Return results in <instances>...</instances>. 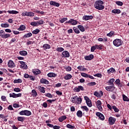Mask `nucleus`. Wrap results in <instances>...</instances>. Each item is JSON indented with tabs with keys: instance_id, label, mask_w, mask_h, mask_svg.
Wrapping results in <instances>:
<instances>
[{
	"instance_id": "nucleus-1",
	"label": "nucleus",
	"mask_w": 129,
	"mask_h": 129,
	"mask_svg": "<svg viewBox=\"0 0 129 129\" xmlns=\"http://www.w3.org/2000/svg\"><path fill=\"white\" fill-rule=\"evenodd\" d=\"M122 43H123V41L120 39H116L113 41V44L115 47H119V46H121Z\"/></svg>"
},
{
	"instance_id": "nucleus-2",
	"label": "nucleus",
	"mask_w": 129,
	"mask_h": 129,
	"mask_svg": "<svg viewBox=\"0 0 129 129\" xmlns=\"http://www.w3.org/2000/svg\"><path fill=\"white\" fill-rule=\"evenodd\" d=\"M104 4V3L101 0L97 1V10H99V11H101L102 10H104V6L103 5Z\"/></svg>"
},
{
	"instance_id": "nucleus-3",
	"label": "nucleus",
	"mask_w": 129,
	"mask_h": 129,
	"mask_svg": "<svg viewBox=\"0 0 129 129\" xmlns=\"http://www.w3.org/2000/svg\"><path fill=\"white\" fill-rule=\"evenodd\" d=\"M0 36L3 39H7V38L11 37V34L9 33L5 34V31L1 30H0Z\"/></svg>"
},
{
	"instance_id": "nucleus-4",
	"label": "nucleus",
	"mask_w": 129,
	"mask_h": 129,
	"mask_svg": "<svg viewBox=\"0 0 129 129\" xmlns=\"http://www.w3.org/2000/svg\"><path fill=\"white\" fill-rule=\"evenodd\" d=\"M20 115H26L27 116H30L32 114V112L30 111L25 110H22L19 112Z\"/></svg>"
},
{
	"instance_id": "nucleus-5",
	"label": "nucleus",
	"mask_w": 129,
	"mask_h": 129,
	"mask_svg": "<svg viewBox=\"0 0 129 129\" xmlns=\"http://www.w3.org/2000/svg\"><path fill=\"white\" fill-rule=\"evenodd\" d=\"M85 100L86 101V104L89 106V107H91L92 106V103L91 102V100L89 99L87 96L84 97Z\"/></svg>"
},
{
	"instance_id": "nucleus-6",
	"label": "nucleus",
	"mask_w": 129,
	"mask_h": 129,
	"mask_svg": "<svg viewBox=\"0 0 129 129\" xmlns=\"http://www.w3.org/2000/svg\"><path fill=\"white\" fill-rule=\"evenodd\" d=\"M19 63L21 64L20 68L22 69H24V70H27L28 69V66L26 64V62L22 61H19Z\"/></svg>"
},
{
	"instance_id": "nucleus-7",
	"label": "nucleus",
	"mask_w": 129,
	"mask_h": 129,
	"mask_svg": "<svg viewBox=\"0 0 129 129\" xmlns=\"http://www.w3.org/2000/svg\"><path fill=\"white\" fill-rule=\"evenodd\" d=\"M116 120V119L115 118L110 116L108 119L109 124H110V125H112V124H114Z\"/></svg>"
},
{
	"instance_id": "nucleus-8",
	"label": "nucleus",
	"mask_w": 129,
	"mask_h": 129,
	"mask_svg": "<svg viewBox=\"0 0 129 129\" xmlns=\"http://www.w3.org/2000/svg\"><path fill=\"white\" fill-rule=\"evenodd\" d=\"M81 90L82 91H84V88L82 86H79L78 87H76L74 89V91L75 92H79Z\"/></svg>"
},
{
	"instance_id": "nucleus-9",
	"label": "nucleus",
	"mask_w": 129,
	"mask_h": 129,
	"mask_svg": "<svg viewBox=\"0 0 129 129\" xmlns=\"http://www.w3.org/2000/svg\"><path fill=\"white\" fill-rule=\"evenodd\" d=\"M62 57L63 58H69L70 57V53L67 50H64L62 52Z\"/></svg>"
},
{
	"instance_id": "nucleus-10",
	"label": "nucleus",
	"mask_w": 129,
	"mask_h": 129,
	"mask_svg": "<svg viewBox=\"0 0 129 129\" xmlns=\"http://www.w3.org/2000/svg\"><path fill=\"white\" fill-rule=\"evenodd\" d=\"M8 66L10 68H15V67H16V64L13 60H10L8 61Z\"/></svg>"
},
{
	"instance_id": "nucleus-11",
	"label": "nucleus",
	"mask_w": 129,
	"mask_h": 129,
	"mask_svg": "<svg viewBox=\"0 0 129 129\" xmlns=\"http://www.w3.org/2000/svg\"><path fill=\"white\" fill-rule=\"evenodd\" d=\"M105 89L107 90V91L112 92V91L115 89V87H114V86L111 85L106 87Z\"/></svg>"
},
{
	"instance_id": "nucleus-12",
	"label": "nucleus",
	"mask_w": 129,
	"mask_h": 129,
	"mask_svg": "<svg viewBox=\"0 0 129 129\" xmlns=\"http://www.w3.org/2000/svg\"><path fill=\"white\" fill-rule=\"evenodd\" d=\"M115 83L118 86L119 89H120L123 86L122 83L120 82V80H119V79H117L115 81Z\"/></svg>"
},
{
	"instance_id": "nucleus-13",
	"label": "nucleus",
	"mask_w": 129,
	"mask_h": 129,
	"mask_svg": "<svg viewBox=\"0 0 129 129\" xmlns=\"http://www.w3.org/2000/svg\"><path fill=\"white\" fill-rule=\"evenodd\" d=\"M50 6H52L53 7H56L57 8H59L60 7V4L55 2L51 1L49 3Z\"/></svg>"
},
{
	"instance_id": "nucleus-14",
	"label": "nucleus",
	"mask_w": 129,
	"mask_h": 129,
	"mask_svg": "<svg viewBox=\"0 0 129 129\" xmlns=\"http://www.w3.org/2000/svg\"><path fill=\"white\" fill-rule=\"evenodd\" d=\"M40 82L42 84H46V85H48V84H50V82H49V81L43 78L40 79Z\"/></svg>"
},
{
	"instance_id": "nucleus-15",
	"label": "nucleus",
	"mask_w": 129,
	"mask_h": 129,
	"mask_svg": "<svg viewBox=\"0 0 129 129\" xmlns=\"http://www.w3.org/2000/svg\"><path fill=\"white\" fill-rule=\"evenodd\" d=\"M101 101L98 100L97 101V108L99 110V111H102L103 109L102 108V106H101Z\"/></svg>"
},
{
	"instance_id": "nucleus-16",
	"label": "nucleus",
	"mask_w": 129,
	"mask_h": 129,
	"mask_svg": "<svg viewBox=\"0 0 129 129\" xmlns=\"http://www.w3.org/2000/svg\"><path fill=\"white\" fill-rule=\"evenodd\" d=\"M32 73H33L34 75H39L41 74V71L37 69H33L32 70Z\"/></svg>"
},
{
	"instance_id": "nucleus-17",
	"label": "nucleus",
	"mask_w": 129,
	"mask_h": 129,
	"mask_svg": "<svg viewBox=\"0 0 129 129\" xmlns=\"http://www.w3.org/2000/svg\"><path fill=\"white\" fill-rule=\"evenodd\" d=\"M97 116L101 120H104V119H105V118L104 117V115H103L102 113L99 112H97Z\"/></svg>"
},
{
	"instance_id": "nucleus-18",
	"label": "nucleus",
	"mask_w": 129,
	"mask_h": 129,
	"mask_svg": "<svg viewBox=\"0 0 129 129\" xmlns=\"http://www.w3.org/2000/svg\"><path fill=\"white\" fill-rule=\"evenodd\" d=\"M94 58V56L93 55V54H90L89 55L85 56V59L87 60H92V59H93Z\"/></svg>"
},
{
	"instance_id": "nucleus-19",
	"label": "nucleus",
	"mask_w": 129,
	"mask_h": 129,
	"mask_svg": "<svg viewBox=\"0 0 129 129\" xmlns=\"http://www.w3.org/2000/svg\"><path fill=\"white\" fill-rule=\"evenodd\" d=\"M90 19H93V16H84L83 17V20L84 21H88V20H90Z\"/></svg>"
},
{
	"instance_id": "nucleus-20",
	"label": "nucleus",
	"mask_w": 129,
	"mask_h": 129,
	"mask_svg": "<svg viewBox=\"0 0 129 129\" xmlns=\"http://www.w3.org/2000/svg\"><path fill=\"white\" fill-rule=\"evenodd\" d=\"M47 77L52 78V77H57V74L54 73H49L47 74Z\"/></svg>"
},
{
	"instance_id": "nucleus-21",
	"label": "nucleus",
	"mask_w": 129,
	"mask_h": 129,
	"mask_svg": "<svg viewBox=\"0 0 129 129\" xmlns=\"http://www.w3.org/2000/svg\"><path fill=\"white\" fill-rule=\"evenodd\" d=\"M7 13H8V14H10V15H17V14H19V12L15 10H9L7 11Z\"/></svg>"
},
{
	"instance_id": "nucleus-22",
	"label": "nucleus",
	"mask_w": 129,
	"mask_h": 129,
	"mask_svg": "<svg viewBox=\"0 0 129 129\" xmlns=\"http://www.w3.org/2000/svg\"><path fill=\"white\" fill-rule=\"evenodd\" d=\"M42 47L44 50H48L51 48V46L49 44H43Z\"/></svg>"
},
{
	"instance_id": "nucleus-23",
	"label": "nucleus",
	"mask_w": 129,
	"mask_h": 129,
	"mask_svg": "<svg viewBox=\"0 0 129 129\" xmlns=\"http://www.w3.org/2000/svg\"><path fill=\"white\" fill-rule=\"evenodd\" d=\"M38 90H39V91L40 92H41V93H45V88L44 87H42L41 86H39L38 87Z\"/></svg>"
},
{
	"instance_id": "nucleus-24",
	"label": "nucleus",
	"mask_w": 129,
	"mask_h": 129,
	"mask_svg": "<svg viewBox=\"0 0 129 129\" xmlns=\"http://www.w3.org/2000/svg\"><path fill=\"white\" fill-rule=\"evenodd\" d=\"M19 54H21V56H27L28 52L26 50H22L19 51Z\"/></svg>"
},
{
	"instance_id": "nucleus-25",
	"label": "nucleus",
	"mask_w": 129,
	"mask_h": 129,
	"mask_svg": "<svg viewBox=\"0 0 129 129\" xmlns=\"http://www.w3.org/2000/svg\"><path fill=\"white\" fill-rule=\"evenodd\" d=\"M66 118H67V117L65 115H63L58 118L59 122H62V121L65 120V119H66Z\"/></svg>"
},
{
	"instance_id": "nucleus-26",
	"label": "nucleus",
	"mask_w": 129,
	"mask_h": 129,
	"mask_svg": "<svg viewBox=\"0 0 129 129\" xmlns=\"http://www.w3.org/2000/svg\"><path fill=\"white\" fill-rule=\"evenodd\" d=\"M72 78V75L71 74H68L64 77V79H65V80H70V79H71Z\"/></svg>"
},
{
	"instance_id": "nucleus-27",
	"label": "nucleus",
	"mask_w": 129,
	"mask_h": 129,
	"mask_svg": "<svg viewBox=\"0 0 129 129\" xmlns=\"http://www.w3.org/2000/svg\"><path fill=\"white\" fill-rule=\"evenodd\" d=\"M115 80L114 78L111 79L107 83H109V85H112L113 86H114V84H113L114 81H115Z\"/></svg>"
},
{
	"instance_id": "nucleus-28",
	"label": "nucleus",
	"mask_w": 129,
	"mask_h": 129,
	"mask_svg": "<svg viewBox=\"0 0 129 129\" xmlns=\"http://www.w3.org/2000/svg\"><path fill=\"white\" fill-rule=\"evenodd\" d=\"M18 31H25L26 30V26L24 25H21L19 28H18Z\"/></svg>"
},
{
	"instance_id": "nucleus-29",
	"label": "nucleus",
	"mask_w": 129,
	"mask_h": 129,
	"mask_svg": "<svg viewBox=\"0 0 129 129\" xmlns=\"http://www.w3.org/2000/svg\"><path fill=\"white\" fill-rule=\"evenodd\" d=\"M77 21L73 19H71V24L73 25V26H75V25H77Z\"/></svg>"
},
{
	"instance_id": "nucleus-30",
	"label": "nucleus",
	"mask_w": 129,
	"mask_h": 129,
	"mask_svg": "<svg viewBox=\"0 0 129 129\" xmlns=\"http://www.w3.org/2000/svg\"><path fill=\"white\" fill-rule=\"evenodd\" d=\"M112 13L113 14H120L121 11L119 9H114L113 10H112Z\"/></svg>"
},
{
	"instance_id": "nucleus-31",
	"label": "nucleus",
	"mask_w": 129,
	"mask_h": 129,
	"mask_svg": "<svg viewBox=\"0 0 129 129\" xmlns=\"http://www.w3.org/2000/svg\"><path fill=\"white\" fill-rule=\"evenodd\" d=\"M31 95L33 96V97H36L37 95H38V94L37 93V92L35 90H32L31 92Z\"/></svg>"
},
{
	"instance_id": "nucleus-32",
	"label": "nucleus",
	"mask_w": 129,
	"mask_h": 129,
	"mask_svg": "<svg viewBox=\"0 0 129 129\" xmlns=\"http://www.w3.org/2000/svg\"><path fill=\"white\" fill-rule=\"evenodd\" d=\"M77 69L80 70V71H85L87 70V69L85 68H84L82 66H80L78 67Z\"/></svg>"
},
{
	"instance_id": "nucleus-33",
	"label": "nucleus",
	"mask_w": 129,
	"mask_h": 129,
	"mask_svg": "<svg viewBox=\"0 0 129 129\" xmlns=\"http://www.w3.org/2000/svg\"><path fill=\"white\" fill-rule=\"evenodd\" d=\"M113 72H115V69H113V68H111L110 69L107 70V73L108 74L110 73H113Z\"/></svg>"
},
{
	"instance_id": "nucleus-34",
	"label": "nucleus",
	"mask_w": 129,
	"mask_h": 129,
	"mask_svg": "<svg viewBox=\"0 0 129 129\" xmlns=\"http://www.w3.org/2000/svg\"><path fill=\"white\" fill-rule=\"evenodd\" d=\"M32 33L31 32H29L28 33H27L26 34H25L24 36H23V38H30V37H32Z\"/></svg>"
},
{
	"instance_id": "nucleus-35",
	"label": "nucleus",
	"mask_w": 129,
	"mask_h": 129,
	"mask_svg": "<svg viewBox=\"0 0 129 129\" xmlns=\"http://www.w3.org/2000/svg\"><path fill=\"white\" fill-rule=\"evenodd\" d=\"M101 96H103V92L102 91H100L97 93V97L98 98H100Z\"/></svg>"
},
{
	"instance_id": "nucleus-36",
	"label": "nucleus",
	"mask_w": 129,
	"mask_h": 129,
	"mask_svg": "<svg viewBox=\"0 0 129 129\" xmlns=\"http://www.w3.org/2000/svg\"><path fill=\"white\" fill-rule=\"evenodd\" d=\"M1 26L2 28H9V27H10V25L8 23H2Z\"/></svg>"
},
{
	"instance_id": "nucleus-37",
	"label": "nucleus",
	"mask_w": 129,
	"mask_h": 129,
	"mask_svg": "<svg viewBox=\"0 0 129 129\" xmlns=\"http://www.w3.org/2000/svg\"><path fill=\"white\" fill-rule=\"evenodd\" d=\"M77 115L78 117H82V111L81 110H78L77 112Z\"/></svg>"
},
{
	"instance_id": "nucleus-38",
	"label": "nucleus",
	"mask_w": 129,
	"mask_h": 129,
	"mask_svg": "<svg viewBox=\"0 0 129 129\" xmlns=\"http://www.w3.org/2000/svg\"><path fill=\"white\" fill-rule=\"evenodd\" d=\"M78 29L81 31V32H85V29H84V27L82 26V25H79L78 26Z\"/></svg>"
},
{
	"instance_id": "nucleus-39",
	"label": "nucleus",
	"mask_w": 129,
	"mask_h": 129,
	"mask_svg": "<svg viewBox=\"0 0 129 129\" xmlns=\"http://www.w3.org/2000/svg\"><path fill=\"white\" fill-rule=\"evenodd\" d=\"M81 102H82V99H81V97H78V96H77V103H78V104H80V103H81Z\"/></svg>"
},
{
	"instance_id": "nucleus-40",
	"label": "nucleus",
	"mask_w": 129,
	"mask_h": 129,
	"mask_svg": "<svg viewBox=\"0 0 129 129\" xmlns=\"http://www.w3.org/2000/svg\"><path fill=\"white\" fill-rule=\"evenodd\" d=\"M73 30L75 32V33H76V34H79L80 33L79 29H78V28H77V27H74L73 28Z\"/></svg>"
},
{
	"instance_id": "nucleus-41",
	"label": "nucleus",
	"mask_w": 129,
	"mask_h": 129,
	"mask_svg": "<svg viewBox=\"0 0 129 129\" xmlns=\"http://www.w3.org/2000/svg\"><path fill=\"white\" fill-rule=\"evenodd\" d=\"M24 120L25 117H24L18 116L17 117V120H18V121H21V122H23V121H24Z\"/></svg>"
},
{
	"instance_id": "nucleus-42",
	"label": "nucleus",
	"mask_w": 129,
	"mask_h": 129,
	"mask_svg": "<svg viewBox=\"0 0 129 129\" xmlns=\"http://www.w3.org/2000/svg\"><path fill=\"white\" fill-rule=\"evenodd\" d=\"M115 4L117 5V6H119V7H122V6L123 5V3L120 1H116Z\"/></svg>"
},
{
	"instance_id": "nucleus-43",
	"label": "nucleus",
	"mask_w": 129,
	"mask_h": 129,
	"mask_svg": "<svg viewBox=\"0 0 129 129\" xmlns=\"http://www.w3.org/2000/svg\"><path fill=\"white\" fill-rule=\"evenodd\" d=\"M44 95L47 97H49V98H53V95L51 94L50 93H45Z\"/></svg>"
},
{
	"instance_id": "nucleus-44",
	"label": "nucleus",
	"mask_w": 129,
	"mask_h": 129,
	"mask_svg": "<svg viewBox=\"0 0 129 129\" xmlns=\"http://www.w3.org/2000/svg\"><path fill=\"white\" fill-rule=\"evenodd\" d=\"M122 97H123V101H129V99L125 95L123 94L122 95Z\"/></svg>"
},
{
	"instance_id": "nucleus-45",
	"label": "nucleus",
	"mask_w": 129,
	"mask_h": 129,
	"mask_svg": "<svg viewBox=\"0 0 129 129\" xmlns=\"http://www.w3.org/2000/svg\"><path fill=\"white\" fill-rule=\"evenodd\" d=\"M113 35H114V31H111L109 33L107 34V36L108 37H112V36H113Z\"/></svg>"
},
{
	"instance_id": "nucleus-46",
	"label": "nucleus",
	"mask_w": 129,
	"mask_h": 129,
	"mask_svg": "<svg viewBox=\"0 0 129 129\" xmlns=\"http://www.w3.org/2000/svg\"><path fill=\"white\" fill-rule=\"evenodd\" d=\"M23 81H22V79H18L17 80H15L14 81V83H22Z\"/></svg>"
},
{
	"instance_id": "nucleus-47",
	"label": "nucleus",
	"mask_w": 129,
	"mask_h": 129,
	"mask_svg": "<svg viewBox=\"0 0 129 129\" xmlns=\"http://www.w3.org/2000/svg\"><path fill=\"white\" fill-rule=\"evenodd\" d=\"M72 98V102H73V103H75V102H77V96H75L74 97H73Z\"/></svg>"
},
{
	"instance_id": "nucleus-48",
	"label": "nucleus",
	"mask_w": 129,
	"mask_h": 129,
	"mask_svg": "<svg viewBox=\"0 0 129 129\" xmlns=\"http://www.w3.org/2000/svg\"><path fill=\"white\" fill-rule=\"evenodd\" d=\"M67 127L68 128L73 129V128H75V126L72 125H71L70 124H67Z\"/></svg>"
},
{
	"instance_id": "nucleus-49",
	"label": "nucleus",
	"mask_w": 129,
	"mask_h": 129,
	"mask_svg": "<svg viewBox=\"0 0 129 129\" xmlns=\"http://www.w3.org/2000/svg\"><path fill=\"white\" fill-rule=\"evenodd\" d=\"M38 33H40V30L36 29L32 31V34H34V35H37Z\"/></svg>"
},
{
	"instance_id": "nucleus-50",
	"label": "nucleus",
	"mask_w": 129,
	"mask_h": 129,
	"mask_svg": "<svg viewBox=\"0 0 129 129\" xmlns=\"http://www.w3.org/2000/svg\"><path fill=\"white\" fill-rule=\"evenodd\" d=\"M67 20H68V18H62L61 19L59 20V22L61 23V24H63V23H64V22H66V21H67Z\"/></svg>"
},
{
	"instance_id": "nucleus-51",
	"label": "nucleus",
	"mask_w": 129,
	"mask_h": 129,
	"mask_svg": "<svg viewBox=\"0 0 129 129\" xmlns=\"http://www.w3.org/2000/svg\"><path fill=\"white\" fill-rule=\"evenodd\" d=\"M96 85V83L95 82H92L90 83H88L87 85L88 86H94V85Z\"/></svg>"
},
{
	"instance_id": "nucleus-52",
	"label": "nucleus",
	"mask_w": 129,
	"mask_h": 129,
	"mask_svg": "<svg viewBox=\"0 0 129 129\" xmlns=\"http://www.w3.org/2000/svg\"><path fill=\"white\" fill-rule=\"evenodd\" d=\"M56 51H57V52H63V51H64V49L63 48V47H57L56 48Z\"/></svg>"
},
{
	"instance_id": "nucleus-53",
	"label": "nucleus",
	"mask_w": 129,
	"mask_h": 129,
	"mask_svg": "<svg viewBox=\"0 0 129 129\" xmlns=\"http://www.w3.org/2000/svg\"><path fill=\"white\" fill-rule=\"evenodd\" d=\"M112 108L115 111V112H118V111H119V109L117 108L115 106H113Z\"/></svg>"
},
{
	"instance_id": "nucleus-54",
	"label": "nucleus",
	"mask_w": 129,
	"mask_h": 129,
	"mask_svg": "<svg viewBox=\"0 0 129 129\" xmlns=\"http://www.w3.org/2000/svg\"><path fill=\"white\" fill-rule=\"evenodd\" d=\"M81 76L83 77H85L86 78H88V74L84 73H81Z\"/></svg>"
},
{
	"instance_id": "nucleus-55",
	"label": "nucleus",
	"mask_w": 129,
	"mask_h": 129,
	"mask_svg": "<svg viewBox=\"0 0 129 129\" xmlns=\"http://www.w3.org/2000/svg\"><path fill=\"white\" fill-rule=\"evenodd\" d=\"M81 108L84 109V110H85V111L87 112H88V111L89 110V109H88L86 106H81Z\"/></svg>"
},
{
	"instance_id": "nucleus-56",
	"label": "nucleus",
	"mask_w": 129,
	"mask_h": 129,
	"mask_svg": "<svg viewBox=\"0 0 129 129\" xmlns=\"http://www.w3.org/2000/svg\"><path fill=\"white\" fill-rule=\"evenodd\" d=\"M34 44V42L31 40H28L26 42L27 46H30V45H32Z\"/></svg>"
},
{
	"instance_id": "nucleus-57",
	"label": "nucleus",
	"mask_w": 129,
	"mask_h": 129,
	"mask_svg": "<svg viewBox=\"0 0 129 129\" xmlns=\"http://www.w3.org/2000/svg\"><path fill=\"white\" fill-rule=\"evenodd\" d=\"M35 14L33 12H28L27 17H34Z\"/></svg>"
},
{
	"instance_id": "nucleus-58",
	"label": "nucleus",
	"mask_w": 129,
	"mask_h": 129,
	"mask_svg": "<svg viewBox=\"0 0 129 129\" xmlns=\"http://www.w3.org/2000/svg\"><path fill=\"white\" fill-rule=\"evenodd\" d=\"M104 47L103 46V45H102V44H100L98 46L97 49L99 50H103Z\"/></svg>"
},
{
	"instance_id": "nucleus-59",
	"label": "nucleus",
	"mask_w": 129,
	"mask_h": 129,
	"mask_svg": "<svg viewBox=\"0 0 129 129\" xmlns=\"http://www.w3.org/2000/svg\"><path fill=\"white\" fill-rule=\"evenodd\" d=\"M30 25L31 26H33L34 27H37V26H38V23L36 22H33L30 23Z\"/></svg>"
},
{
	"instance_id": "nucleus-60",
	"label": "nucleus",
	"mask_w": 129,
	"mask_h": 129,
	"mask_svg": "<svg viewBox=\"0 0 129 129\" xmlns=\"http://www.w3.org/2000/svg\"><path fill=\"white\" fill-rule=\"evenodd\" d=\"M10 97H13V98H16V93H10Z\"/></svg>"
},
{
	"instance_id": "nucleus-61",
	"label": "nucleus",
	"mask_w": 129,
	"mask_h": 129,
	"mask_svg": "<svg viewBox=\"0 0 129 129\" xmlns=\"http://www.w3.org/2000/svg\"><path fill=\"white\" fill-rule=\"evenodd\" d=\"M37 23L38 26V25H43L44 24V21H43V20H40L37 21Z\"/></svg>"
},
{
	"instance_id": "nucleus-62",
	"label": "nucleus",
	"mask_w": 129,
	"mask_h": 129,
	"mask_svg": "<svg viewBox=\"0 0 129 129\" xmlns=\"http://www.w3.org/2000/svg\"><path fill=\"white\" fill-rule=\"evenodd\" d=\"M96 47H97V45L93 46L91 48V52H94V51H95V49H96Z\"/></svg>"
},
{
	"instance_id": "nucleus-63",
	"label": "nucleus",
	"mask_w": 129,
	"mask_h": 129,
	"mask_svg": "<svg viewBox=\"0 0 129 129\" xmlns=\"http://www.w3.org/2000/svg\"><path fill=\"white\" fill-rule=\"evenodd\" d=\"M66 71H68V72H70L71 70H72V68H71V67H67L66 68Z\"/></svg>"
},
{
	"instance_id": "nucleus-64",
	"label": "nucleus",
	"mask_w": 129,
	"mask_h": 129,
	"mask_svg": "<svg viewBox=\"0 0 129 129\" xmlns=\"http://www.w3.org/2000/svg\"><path fill=\"white\" fill-rule=\"evenodd\" d=\"M14 91H15V92H21V89L19 88H15L14 89Z\"/></svg>"
}]
</instances>
